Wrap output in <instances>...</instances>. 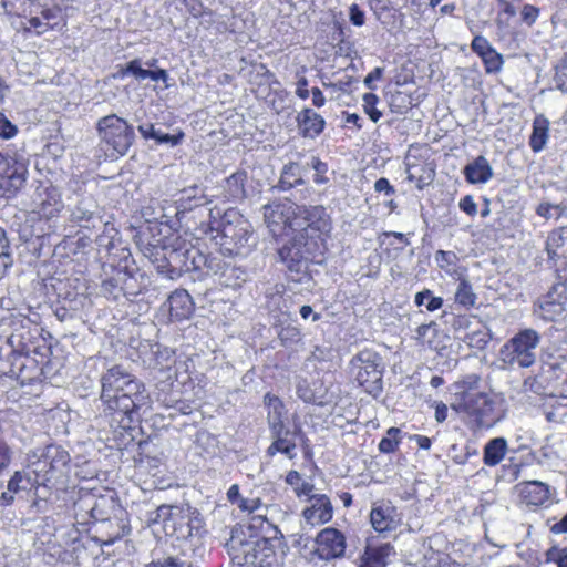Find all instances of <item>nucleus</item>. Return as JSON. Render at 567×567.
I'll list each match as a JSON object with an SVG mask.
<instances>
[{
	"label": "nucleus",
	"instance_id": "6e6552de",
	"mask_svg": "<svg viewBox=\"0 0 567 567\" xmlns=\"http://www.w3.org/2000/svg\"><path fill=\"white\" fill-rule=\"evenodd\" d=\"M96 128L101 141L118 155H125L135 138L133 126L115 114L100 118Z\"/></svg>",
	"mask_w": 567,
	"mask_h": 567
},
{
	"label": "nucleus",
	"instance_id": "f03ea898",
	"mask_svg": "<svg viewBox=\"0 0 567 567\" xmlns=\"http://www.w3.org/2000/svg\"><path fill=\"white\" fill-rule=\"evenodd\" d=\"M142 382L138 381L132 373L121 365H114L106 370L101 377V401L106 410H127L133 408V401H130L127 395L121 394L117 396L118 391H124L131 395H136L134 399L138 402L143 400Z\"/></svg>",
	"mask_w": 567,
	"mask_h": 567
},
{
	"label": "nucleus",
	"instance_id": "37998d69",
	"mask_svg": "<svg viewBox=\"0 0 567 567\" xmlns=\"http://www.w3.org/2000/svg\"><path fill=\"white\" fill-rule=\"evenodd\" d=\"M536 213L546 219H558L567 214V207L563 204L540 203L536 208Z\"/></svg>",
	"mask_w": 567,
	"mask_h": 567
},
{
	"label": "nucleus",
	"instance_id": "4d7b16f0",
	"mask_svg": "<svg viewBox=\"0 0 567 567\" xmlns=\"http://www.w3.org/2000/svg\"><path fill=\"white\" fill-rule=\"evenodd\" d=\"M555 82L559 90L567 92V55L556 69Z\"/></svg>",
	"mask_w": 567,
	"mask_h": 567
},
{
	"label": "nucleus",
	"instance_id": "ddd939ff",
	"mask_svg": "<svg viewBox=\"0 0 567 567\" xmlns=\"http://www.w3.org/2000/svg\"><path fill=\"white\" fill-rule=\"evenodd\" d=\"M347 548L346 536L333 527L320 530L315 538V548L311 553V560L317 557L320 560L329 561L344 556Z\"/></svg>",
	"mask_w": 567,
	"mask_h": 567
},
{
	"label": "nucleus",
	"instance_id": "bb28decb",
	"mask_svg": "<svg viewBox=\"0 0 567 567\" xmlns=\"http://www.w3.org/2000/svg\"><path fill=\"white\" fill-rule=\"evenodd\" d=\"M394 555V547L390 544L368 546L360 558V567H386Z\"/></svg>",
	"mask_w": 567,
	"mask_h": 567
},
{
	"label": "nucleus",
	"instance_id": "a211bd4d",
	"mask_svg": "<svg viewBox=\"0 0 567 567\" xmlns=\"http://www.w3.org/2000/svg\"><path fill=\"white\" fill-rule=\"evenodd\" d=\"M243 564L256 567H272L277 563V556L272 543L267 539L241 545Z\"/></svg>",
	"mask_w": 567,
	"mask_h": 567
},
{
	"label": "nucleus",
	"instance_id": "412c9836",
	"mask_svg": "<svg viewBox=\"0 0 567 567\" xmlns=\"http://www.w3.org/2000/svg\"><path fill=\"white\" fill-rule=\"evenodd\" d=\"M414 340L437 354L444 355L450 337L439 328L436 322L432 321L416 328Z\"/></svg>",
	"mask_w": 567,
	"mask_h": 567
},
{
	"label": "nucleus",
	"instance_id": "69168bd1",
	"mask_svg": "<svg viewBox=\"0 0 567 567\" xmlns=\"http://www.w3.org/2000/svg\"><path fill=\"white\" fill-rule=\"evenodd\" d=\"M374 189L378 193H384L386 196H392L395 193L394 187L390 184L389 179L381 177L374 183Z\"/></svg>",
	"mask_w": 567,
	"mask_h": 567
},
{
	"label": "nucleus",
	"instance_id": "4468645a",
	"mask_svg": "<svg viewBox=\"0 0 567 567\" xmlns=\"http://www.w3.org/2000/svg\"><path fill=\"white\" fill-rule=\"evenodd\" d=\"M33 213L39 218L51 220L63 209L61 192L49 182H41L32 196Z\"/></svg>",
	"mask_w": 567,
	"mask_h": 567
},
{
	"label": "nucleus",
	"instance_id": "0eeeda50",
	"mask_svg": "<svg viewBox=\"0 0 567 567\" xmlns=\"http://www.w3.org/2000/svg\"><path fill=\"white\" fill-rule=\"evenodd\" d=\"M350 365L359 385L377 398L382 392V358L377 352L364 349L352 358Z\"/></svg>",
	"mask_w": 567,
	"mask_h": 567
},
{
	"label": "nucleus",
	"instance_id": "39448f33",
	"mask_svg": "<svg viewBox=\"0 0 567 567\" xmlns=\"http://www.w3.org/2000/svg\"><path fill=\"white\" fill-rule=\"evenodd\" d=\"M540 342L534 329H524L502 346L498 359L505 367L529 368L536 361V349Z\"/></svg>",
	"mask_w": 567,
	"mask_h": 567
},
{
	"label": "nucleus",
	"instance_id": "f3484780",
	"mask_svg": "<svg viewBox=\"0 0 567 567\" xmlns=\"http://www.w3.org/2000/svg\"><path fill=\"white\" fill-rule=\"evenodd\" d=\"M74 506L78 512L84 513L81 514L83 523L89 518L104 522L110 519L115 508V503L111 495L87 494L81 497Z\"/></svg>",
	"mask_w": 567,
	"mask_h": 567
},
{
	"label": "nucleus",
	"instance_id": "864d4df0",
	"mask_svg": "<svg viewBox=\"0 0 567 567\" xmlns=\"http://www.w3.org/2000/svg\"><path fill=\"white\" fill-rule=\"evenodd\" d=\"M18 132V126L13 124L2 112H0V138H13Z\"/></svg>",
	"mask_w": 567,
	"mask_h": 567
},
{
	"label": "nucleus",
	"instance_id": "1a4fd4ad",
	"mask_svg": "<svg viewBox=\"0 0 567 567\" xmlns=\"http://www.w3.org/2000/svg\"><path fill=\"white\" fill-rule=\"evenodd\" d=\"M29 159L22 154L0 153V195L10 197L28 178Z\"/></svg>",
	"mask_w": 567,
	"mask_h": 567
},
{
	"label": "nucleus",
	"instance_id": "72a5a7b5",
	"mask_svg": "<svg viewBox=\"0 0 567 567\" xmlns=\"http://www.w3.org/2000/svg\"><path fill=\"white\" fill-rule=\"evenodd\" d=\"M301 167L297 163H289L284 166L280 179L277 184L279 190H289L295 186L303 185Z\"/></svg>",
	"mask_w": 567,
	"mask_h": 567
},
{
	"label": "nucleus",
	"instance_id": "2f4dec72",
	"mask_svg": "<svg viewBox=\"0 0 567 567\" xmlns=\"http://www.w3.org/2000/svg\"><path fill=\"white\" fill-rule=\"evenodd\" d=\"M94 208L95 204L92 199L86 198L80 200L72 210V221L78 223L84 228L94 227V220L96 219Z\"/></svg>",
	"mask_w": 567,
	"mask_h": 567
},
{
	"label": "nucleus",
	"instance_id": "603ef678",
	"mask_svg": "<svg viewBox=\"0 0 567 567\" xmlns=\"http://www.w3.org/2000/svg\"><path fill=\"white\" fill-rule=\"evenodd\" d=\"M174 505H161L155 511L150 513L148 522L151 524H162L165 529V523L169 522Z\"/></svg>",
	"mask_w": 567,
	"mask_h": 567
},
{
	"label": "nucleus",
	"instance_id": "7ed1b4c3",
	"mask_svg": "<svg viewBox=\"0 0 567 567\" xmlns=\"http://www.w3.org/2000/svg\"><path fill=\"white\" fill-rule=\"evenodd\" d=\"M75 0H34L22 10L27 31L40 35L49 30H62L65 25V12Z\"/></svg>",
	"mask_w": 567,
	"mask_h": 567
},
{
	"label": "nucleus",
	"instance_id": "a19ab883",
	"mask_svg": "<svg viewBox=\"0 0 567 567\" xmlns=\"http://www.w3.org/2000/svg\"><path fill=\"white\" fill-rule=\"evenodd\" d=\"M400 433L399 427H390L386 436L379 442V451L386 454L395 452L401 443Z\"/></svg>",
	"mask_w": 567,
	"mask_h": 567
},
{
	"label": "nucleus",
	"instance_id": "774afa93",
	"mask_svg": "<svg viewBox=\"0 0 567 567\" xmlns=\"http://www.w3.org/2000/svg\"><path fill=\"white\" fill-rule=\"evenodd\" d=\"M551 550L547 553V560H554L557 567H567V548L558 550L557 557L551 558Z\"/></svg>",
	"mask_w": 567,
	"mask_h": 567
},
{
	"label": "nucleus",
	"instance_id": "3c124183",
	"mask_svg": "<svg viewBox=\"0 0 567 567\" xmlns=\"http://www.w3.org/2000/svg\"><path fill=\"white\" fill-rule=\"evenodd\" d=\"M464 341L474 349H484L488 343V334L484 330H474L464 336Z\"/></svg>",
	"mask_w": 567,
	"mask_h": 567
},
{
	"label": "nucleus",
	"instance_id": "f8f14e48",
	"mask_svg": "<svg viewBox=\"0 0 567 567\" xmlns=\"http://www.w3.org/2000/svg\"><path fill=\"white\" fill-rule=\"evenodd\" d=\"M293 220V230L300 231L307 239L315 237L319 244L323 241L322 236L331 230L330 218L322 206H298Z\"/></svg>",
	"mask_w": 567,
	"mask_h": 567
},
{
	"label": "nucleus",
	"instance_id": "423d86ee",
	"mask_svg": "<svg viewBox=\"0 0 567 567\" xmlns=\"http://www.w3.org/2000/svg\"><path fill=\"white\" fill-rule=\"evenodd\" d=\"M220 227L223 255H239L243 248L249 246L252 235L251 226L236 208H229L224 213Z\"/></svg>",
	"mask_w": 567,
	"mask_h": 567
},
{
	"label": "nucleus",
	"instance_id": "6ab92c4d",
	"mask_svg": "<svg viewBox=\"0 0 567 567\" xmlns=\"http://www.w3.org/2000/svg\"><path fill=\"white\" fill-rule=\"evenodd\" d=\"M514 491L519 502L528 507H540L550 503V487L540 481L520 482L515 485Z\"/></svg>",
	"mask_w": 567,
	"mask_h": 567
},
{
	"label": "nucleus",
	"instance_id": "9d476101",
	"mask_svg": "<svg viewBox=\"0 0 567 567\" xmlns=\"http://www.w3.org/2000/svg\"><path fill=\"white\" fill-rule=\"evenodd\" d=\"M318 239L305 238L303 234L296 236L289 244L279 249L280 260L290 272L302 274L308 268V261L315 258L320 249Z\"/></svg>",
	"mask_w": 567,
	"mask_h": 567
},
{
	"label": "nucleus",
	"instance_id": "8fccbe9b",
	"mask_svg": "<svg viewBox=\"0 0 567 567\" xmlns=\"http://www.w3.org/2000/svg\"><path fill=\"white\" fill-rule=\"evenodd\" d=\"M121 75L124 78L126 75H133L136 80L143 81L147 79L148 70L143 69L141 65V61L138 59H134L130 61L125 68L121 70Z\"/></svg>",
	"mask_w": 567,
	"mask_h": 567
},
{
	"label": "nucleus",
	"instance_id": "c85d7f7f",
	"mask_svg": "<svg viewBox=\"0 0 567 567\" xmlns=\"http://www.w3.org/2000/svg\"><path fill=\"white\" fill-rule=\"evenodd\" d=\"M464 176L470 184H486L493 177V168L481 155L464 167Z\"/></svg>",
	"mask_w": 567,
	"mask_h": 567
},
{
	"label": "nucleus",
	"instance_id": "79ce46f5",
	"mask_svg": "<svg viewBox=\"0 0 567 567\" xmlns=\"http://www.w3.org/2000/svg\"><path fill=\"white\" fill-rule=\"evenodd\" d=\"M414 302L416 306H425L427 311H435L443 306L441 297H434L430 289H424L415 295Z\"/></svg>",
	"mask_w": 567,
	"mask_h": 567
},
{
	"label": "nucleus",
	"instance_id": "f704fd0d",
	"mask_svg": "<svg viewBox=\"0 0 567 567\" xmlns=\"http://www.w3.org/2000/svg\"><path fill=\"white\" fill-rule=\"evenodd\" d=\"M460 282L455 291V302L465 309H470L475 306L477 296L473 290L472 285L462 275L456 278Z\"/></svg>",
	"mask_w": 567,
	"mask_h": 567
},
{
	"label": "nucleus",
	"instance_id": "58836bf2",
	"mask_svg": "<svg viewBox=\"0 0 567 567\" xmlns=\"http://www.w3.org/2000/svg\"><path fill=\"white\" fill-rule=\"evenodd\" d=\"M566 228H558L553 230L546 240V250L550 259L558 257V249L565 245Z\"/></svg>",
	"mask_w": 567,
	"mask_h": 567
},
{
	"label": "nucleus",
	"instance_id": "5fc2aeb1",
	"mask_svg": "<svg viewBox=\"0 0 567 567\" xmlns=\"http://www.w3.org/2000/svg\"><path fill=\"white\" fill-rule=\"evenodd\" d=\"M31 0H2V6L8 13L22 16V10L29 7Z\"/></svg>",
	"mask_w": 567,
	"mask_h": 567
},
{
	"label": "nucleus",
	"instance_id": "a878e982",
	"mask_svg": "<svg viewBox=\"0 0 567 567\" xmlns=\"http://www.w3.org/2000/svg\"><path fill=\"white\" fill-rule=\"evenodd\" d=\"M121 394H125L128 396L127 399L130 401H134V402H132L134 404V406L132 409L128 408L127 410H110V411L122 415V419L120 421L122 427H130L134 421H137L140 419L141 411L145 412L146 410H148L151 408V398H150L148 393L146 392L144 384H142V395L144 396L142 401L137 402L134 399L136 395L133 396L130 393H125L124 391L120 390L117 396L121 398Z\"/></svg>",
	"mask_w": 567,
	"mask_h": 567
},
{
	"label": "nucleus",
	"instance_id": "6e6d98bb",
	"mask_svg": "<svg viewBox=\"0 0 567 567\" xmlns=\"http://www.w3.org/2000/svg\"><path fill=\"white\" fill-rule=\"evenodd\" d=\"M471 48L480 58L486 55L487 52L494 49L483 35H476L472 41Z\"/></svg>",
	"mask_w": 567,
	"mask_h": 567
},
{
	"label": "nucleus",
	"instance_id": "c03bdc74",
	"mask_svg": "<svg viewBox=\"0 0 567 567\" xmlns=\"http://www.w3.org/2000/svg\"><path fill=\"white\" fill-rule=\"evenodd\" d=\"M200 193V189L197 187H192L188 189H184L182 192L181 198L178 202L181 203V206L184 209H190L194 206L202 205L203 202V194L198 195Z\"/></svg>",
	"mask_w": 567,
	"mask_h": 567
},
{
	"label": "nucleus",
	"instance_id": "4be33fe9",
	"mask_svg": "<svg viewBox=\"0 0 567 567\" xmlns=\"http://www.w3.org/2000/svg\"><path fill=\"white\" fill-rule=\"evenodd\" d=\"M310 505L302 511L305 522L315 527L331 520L333 507L329 497L324 494L310 495Z\"/></svg>",
	"mask_w": 567,
	"mask_h": 567
},
{
	"label": "nucleus",
	"instance_id": "e433bc0d",
	"mask_svg": "<svg viewBox=\"0 0 567 567\" xmlns=\"http://www.w3.org/2000/svg\"><path fill=\"white\" fill-rule=\"evenodd\" d=\"M437 266L449 276L460 278L462 275L457 270L458 257L453 251L437 250L434 256Z\"/></svg>",
	"mask_w": 567,
	"mask_h": 567
},
{
	"label": "nucleus",
	"instance_id": "49530a36",
	"mask_svg": "<svg viewBox=\"0 0 567 567\" xmlns=\"http://www.w3.org/2000/svg\"><path fill=\"white\" fill-rule=\"evenodd\" d=\"M481 59L484 62L486 73H497L502 70L504 64L503 55L495 49H492Z\"/></svg>",
	"mask_w": 567,
	"mask_h": 567
},
{
	"label": "nucleus",
	"instance_id": "bf43d9fd",
	"mask_svg": "<svg viewBox=\"0 0 567 567\" xmlns=\"http://www.w3.org/2000/svg\"><path fill=\"white\" fill-rule=\"evenodd\" d=\"M520 16L526 24L533 25L539 16V9L532 4H525L520 11Z\"/></svg>",
	"mask_w": 567,
	"mask_h": 567
},
{
	"label": "nucleus",
	"instance_id": "5701e85b",
	"mask_svg": "<svg viewBox=\"0 0 567 567\" xmlns=\"http://www.w3.org/2000/svg\"><path fill=\"white\" fill-rule=\"evenodd\" d=\"M567 380V360L561 355H551L542 364L537 381L544 389L556 388L559 382Z\"/></svg>",
	"mask_w": 567,
	"mask_h": 567
},
{
	"label": "nucleus",
	"instance_id": "09e8293b",
	"mask_svg": "<svg viewBox=\"0 0 567 567\" xmlns=\"http://www.w3.org/2000/svg\"><path fill=\"white\" fill-rule=\"evenodd\" d=\"M362 101L364 112L369 115L372 122L377 123L382 116V113L377 109L379 97L373 93H365Z\"/></svg>",
	"mask_w": 567,
	"mask_h": 567
},
{
	"label": "nucleus",
	"instance_id": "f257e3e1",
	"mask_svg": "<svg viewBox=\"0 0 567 567\" xmlns=\"http://www.w3.org/2000/svg\"><path fill=\"white\" fill-rule=\"evenodd\" d=\"M451 408L465 415L476 429H489L502 417L494 399L466 382L456 385Z\"/></svg>",
	"mask_w": 567,
	"mask_h": 567
},
{
	"label": "nucleus",
	"instance_id": "de8ad7c7",
	"mask_svg": "<svg viewBox=\"0 0 567 567\" xmlns=\"http://www.w3.org/2000/svg\"><path fill=\"white\" fill-rule=\"evenodd\" d=\"M278 338L282 346L289 347L300 340V330L293 324L281 326L278 331Z\"/></svg>",
	"mask_w": 567,
	"mask_h": 567
},
{
	"label": "nucleus",
	"instance_id": "dca6fc26",
	"mask_svg": "<svg viewBox=\"0 0 567 567\" xmlns=\"http://www.w3.org/2000/svg\"><path fill=\"white\" fill-rule=\"evenodd\" d=\"M567 288L557 282L551 286L549 291L538 299L535 303L534 312L544 321H556L566 311Z\"/></svg>",
	"mask_w": 567,
	"mask_h": 567
},
{
	"label": "nucleus",
	"instance_id": "338daca9",
	"mask_svg": "<svg viewBox=\"0 0 567 567\" xmlns=\"http://www.w3.org/2000/svg\"><path fill=\"white\" fill-rule=\"evenodd\" d=\"M308 80L302 76L297 82L296 95L301 100H307L310 95V91L308 90Z\"/></svg>",
	"mask_w": 567,
	"mask_h": 567
},
{
	"label": "nucleus",
	"instance_id": "0e129e2a",
	"mask_svg": "<svg viewBox=\"0 0 567 567\" xmlns=\"http://www.w3.org/2000/svg\"><path fill=\"white\" fill-rule=\"evenodd\" d=\"M460 208L470 216H474L477 213V206L470 195L460 200Z\"/></svg>",
	"mask_w": 567,
	"mask_h": 567
},
{
	"label": "nucleus",
	"instance_id": "473e14b6",
	"mask_svg": "<svg viewBox=\"0 0 567 567\" xmlns=\"http://www.w3.org/2000/svg\"><path fill=\"white\" fill-rule=\"evenodd\" d=\"M549 121L543 116H536L533 123V132L529 138V146L534 152H540L548 140Z\"/></svg>",
	"mask_w": 567,
	"mask_h": 567
},
{
	"label": "nucleus",
	"instance_id": "393cba45",
	"mask_svg": "<svg viewBox=\"0 0 567 567\" xmlns=\"http://www.w3.org/2000/svg\"><path fill=\"white\" fill-rule=\"evenodd\" d=\"M270 436L271 444L268 446L266 453L268 456H275L277 453L285 454L288 458L292 460L296 456V442L289 437L291 432L287 427L271 429Z\"/></svg>",
	"mask_w": 567,
	"mask_h": 567
},
{
	"label": "nucleus",
	"instance_id": "9b49d317",
	"mask_svg": "<svg viewBox=\"0 0 567 567\" xmlns=\"http://www.w3.org/2000/svg\"><path fill=\"white\" fill-rule=\"evenodd\" d=\"M203 519L199 512L189 504L174 505L168 523H165V533L176 536L177 539H193L200 536Z\"/></svg>",
	"mask_w": 567,
	"mask_h": 567
},
{
	"label": "nucleus",
	"instance_id": "680f3d73",
	"mask_svg": "<svg viewBox=\"0 0 567 567\" xmlns=\"http://www.w3.org/2000/svg\"><path fill=\"white\" fill-rule=\"evenodd\" d=\"M261 506H262V503H261L260 498H258V497L240 498L239 504H238V507L241 511L248 512V513L258 512L261 508Z\"/></svg>",
	"mask_w": 567,
	"mask_h": 567
},
{
	"label": "nucleus",
	"instance_id": "20e7f679",
	"mask_svg": "<svg viewBox=\"0 0 567 567\" xmlns=\"http://www.w3.org/2000/svg\"><path fill=\"white\" fill-rule=\"evenodd\" d=\"M25 462V471L34 475V483L44 485L64 473L70 455L60 446L49 445L45 449L30 451Z\"/></svg>",
	"mask_w": 567,
	"mask_h": 567
},
{
	"label": "nucleus",
	"instance_id": "aec40b11",
	"mask_svg": "<svg viewBox=\"0 0 567 567\" xmlns=\"http://www.w3.org/2000/svg\"><path fill=\"white\" fill-rule=\"evenodd\" d=\"M370 522L375 532L383 534L395 530L402 523V516L390 502L374 505Z\"/></svg>",
	"mask_w": 567,
	"mask_h": 567
},
{
	"label": "nucleus",
	"instance_id": "a18cd8bd",
	"mask_svg": "<svg viewBox=\"0 0 567 567\" xmlns=\"http://www.w3.org/2000/svg\"><path fill=\"white\" fill-rule=\"evenodd\" d=\"M12 265V258L9 254V240L6 236V231L0 227V277H2L6 270Z\"/></svg>",
	"mask_w": 567,
	"mask_h": 567
},
{
	"label": "nucleus",
	"instance_id": "c756f323",
	"mask_svg": "<svg viewBox=\"0 0 567 567\" xmlns=\"http://www.w3.org/2000/svg\"><path fill=\"white\" fill-rule=\"evenodd\" d=\"M264 403L267 408V422L269 430L286 427L284 423L286 414L284 402L277 395L267 393L264 396Z\"/></svg>",
	"mask_w": 567,
	"mask_h": 567
},
{
	"label": "nucleus",
	"instance_id": "ea45409f",
	"mask_svg": "<svg viewBox=\"0 0 567 567\" xmlns=\"http://www.w3.org/2000/svg\"><path fill=\"white\" fill-rule=\"evenodd\" d=\"M286 482L293 487L299 497L310 496L313 491V485L303 481L297 471H290L286 476Z\"/></svg>",
	"mask_w": 567,
	"mask_h": 567
},
{
	"label": "nucleus",
	"instance_id": "c9c22d12",
	"mask_svg": "<svg viewBox=\"0 0 567 567\" xmlns=\"http://www.w3.org/2000/svg\"><path fill=\"white\" fill-rule=\"evenodd\" d=\"M247 174L245 172H236L225 181V192L229 199H238L245 196V183Z\"/></svg>",
	"mask_w": 567,
	"mask_h": 567
},
{
	"label": "nucleus",
	"instance_id": "4c0bfd02",
	"mask_svg": "<svg viewBox=\"0 0 567 567\" xmlns=\"http://www.w3.org/2000/svg\"><path fill=\"white\" fill-rule=\"evenodd\" d=\"M35 485L32 476L25 470L17 471L9 480L7 484V489H9L13 495L19 493L20 491H27Z\"/></svg>",
	"mask_w": 567,
	"mask_h": 567
},
{
	"label": "nucleus",
	"instance_id": "b1692460",
	"mask_svg": "<svg viewBox=\"0 0 567 567\" xmlns=\"http://www.w3.org/2000/svg\"><path fill=\"white\" fill-rule=\"evenodd\" d=\"M299 133L306 138L318 137L326 127L324 118L310 107H303L296 116Z\"/></svg>",
	"mask_w": 567,
	"mask_h": 567
},
{
	"label": "nucleus",
	"instance_id": "e2e57ef3",
	"mask_svg": "<svg viewBox=\"0 0 567 567\" xmlns=\"http://www.w3.org/2000/svg\"><path fill=\"white\" fill-rule=\"evenodd\" d=\"M12 451L9 445L0 440V473L7 468L11 462Z\"/></svg>",
	"mask_w": 567,
	"mask_h": 567
},
{
	"label": "nucleus",
	"instance_id": "cd10ccee",
	"mask_svg": "<svg viewBox=\"0 0 567 567\" xmlns=\"http://www.w3.org/2000/svg\"><path fill=\"white\" fill-rule=\"evenodd\" d=\"M169 315L175 320L188 318L194 310V302L186 290H175L168 297Z\"/></svg>",
	"mask_w": 567,
	"mask_h": 567
},
{
	"label": "nucleus",
	"instance_id": "7c9ffc66",
	"mask_svg": "<svg viewBox=\"0 0 567 567\" xmlns=\"http://www.w3.org/2000/svg\"><path fill=\"white\" fill-rule=\"evenodd\" d=\"M507 452V441L504 437H495L488 441L484 447L483 461L487 466L498 465Z\"/></svg>",
	"mask_w": 567,
	"mask_h": 567
},
{
	"label": "nucleus",
	"instance_id": "052dcab7",
	"mask_svg": "<svg viewBox=\"0 0 567 567\" xmlns=\"http://www.w3.org/2000/svg\"><path fill=\"white\" fill-rule=\"evenodd\" d=\"M349 19L355 27H362L365 22V14L357 3H352L349 10Z\"/></svg>",
	"mask_w": 567,
	"mask_h": 567
},
{
	"label": "nucleus",
	"instance_id": "13d9d810",
	"mask_svg": "<svg viewBox=\"0 0 567 567\" xmlns=\"http://www.w3.org/2000/svg\"><path fill=\"white\" fill-rule=\"evenodd\" d=\"M184 138V133L179 131L177 134H167L162 133L161 131L157 132L155 141L159 144H169L172 146H176L182 143Z\"/></svg>",
	"mask_w": 567,
	"mask_h": 567
},
{
	"label": "nucleus",
	"instance_id": "2eb2a0df",
	"mask_svg": "<svg viewBox=\"0 0 567 567\" xmlns=\"http://www.w3.org/2000/svg\"><path fill=\"white\" fill-rule=\"evenodd\" d=\"M298 205L291 200H277L264 206V218L274 236H278L286 228L293 230L295 216Z\"/></svg>",
	"mask_w": 567,
	"mask_h": 567
}]
</instances>
